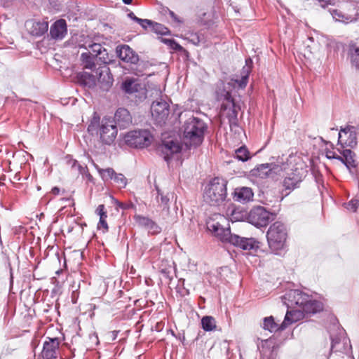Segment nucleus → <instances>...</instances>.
I'll list each match as a JSON object with an SVG mask.
<instances>
[{
  "label": "nucleus",
  "mask_w": 359,
  "mask_h": 359,
  "mask_svg": "<svg viewBox=\"0 0 359 359\" xmlns=\"http://www.w3.org/2000/svg\"><path fill=\"white\" fill-rule=\"evenodd\" d=\"M206 129L207 126L202 119L194 116L189 118L183 126V137L186 146L191 148L201 145Z\"/></svg>",
  "instance_id": "obj_1"
},
{
  "label": "nucleus",
  "mask_w": 359,
  "mask_h": 359,
  "mask_svg": "<svg viewBox=\"0 0 359 359\" xmlns=\"http://www.w3.org/2000/svg\"><path fill=\"white\" fill-rule=\"evenodd\" d=\"M303 167L302 163H293L292 158L287 160V165H283V170L285 172V176L282 184L284 190L287 191L285 196L299 187L300 183L303 181L306 172Z\"/></svg>",
  "instance_id": "obj_2"
},
{
  "label": "nucleus",
  "mask_w": 359,
  "mask_h": 359,
  "mask_svg": "<svg viewBox=\"0 0 359 359\" xmlns=\"http://www.w3.org/2000/svg\"><path fill=\"white\" fill-rule=\"evenodd\" d=\"M226 197V182L215 177L207 184L203 194L204 201L210 205H219Z\"/></svg>",
  "instance_id": "obj_3"
},
{
  "label": "nucleus",
  "mask_w": 359,
  "mask_h": 359,
  "mask_svg": "<svg viewBox=\"0 0 359 359\" xmlns=\"http://www.w3.org/2000/svg\"><path fill=\"white\" fill-rule=\"evenodd\" d=\"M266 238L269 248L276 253L283 250L287 238V229L284 223L275 222L266 232Z\"/></svg>",
  "instance_id": "obj_4"
},
{
  "label": "nucleus",
  "mask_w": 359,
  "mask_h": 359,
  "mask_svg": "<svg viewBox=\"0 0 359 359\" xmlns=\"http://www.w3.org/2000/svg\"><path fill=\"white\" fill-rule=\"evenodd\" d=\"M227 222L224 215L215 214L207 220V229L222 243H229L233 234L231 233L229 226H224L223 224Z\"/></svg>",
  "instance_id": "obj_5"
},
{
  "label": "nucleus",
  "mask_w": 359,
  "mask_h": 359,
  "mask_svg": "<svg viewBox=\"0 0 359 359\" xmlns=\"http://www.w3.org/2000/svg\"><path fill=\"white\" fill-rule=\"evenodd\" d=\"M124 142L130 147L143 149L148 147L153 141V135L149 130H132L123 137Z\"/></svg>",
  "instance_id": "obj_6"
},
{
  "label": "nucleus",
  "mask_w": 359,
  "mask_h": 359,
  "mask_svg": "<svg viewBox=\"0 0 359 359\" xmlns=\"http://www.w3.org/2000/svg\"><path fill=\"white\" fill-rule=\"evenodd\" d=\"M248 222L257 227H263L273 219V215L262 206L252 208L248 214Z\"/></svg>",
  "instance_id": "obj_7"
},
{
  "label": "nucleus",
  "mask_w": 359,
  "mask_h": 359,
  "mask_svg": "<svg viewBox=\"0 0 359 359\" xmlns=\"http://www.w3.org/2000/svg\"><path fill=\"white\" fill-rule=\"evenodd\" d=\"M158 149L163 159L170 164L172 160H179L182 146L177 141L170 140L163 141Z\"/></svg>",
  "instance_id": "obj_8"
},
{
  "label": "nucleus",
  "mask_w": 359,
  "mask_h": 359,
  "mask_svg": "<svg viewBox=\"0 0 359 359\" xmlns=\"http://www.w3.org/2000/svg\"><path fill=\"white\" fill-rule=\"evenodd\" d=\"M151 116L157 124L165 123L170 114V105L162 97L154 101L151 105Z\"/></svg>",
  "instance_id": "obj_9"
},
{
  "label": "nucleus",
  "mask_w": 359,
  "mask_h": 359,
  "mask_svg": "<svg viewBox=\"0 0 359 359\" xmlns=\"http://www.w3.org/2000/svg\"><path fill=\"white\" fill-rule=\"evenodd\" d=\"M99 134L101 141L105 144L110 145L117 135V127L110 119L103 118L101 121Z\"/></svg>",
  "instance_id": "obj_10"
},
{
  "label": "nucleus",
  "mask_w": 359,
  "mask_h": 359,
  "mask_svg": "<svg viewBox=\"0 0 359 359\" xmlns=\"http://www.w3.org/2000/svg\"><path fill=\"white\" fill-rule=\"evenodd\" d=\"M283 299L288 308L298 306L302 309L306 299H308V294L299 290H292L288 291Z\"/></svg>",
  "instance_id": "obj_11"
},
{
  "label": "nucleus",
  "mask_w": 359,
  "mask_h": 359,
  "mask_svg": "<svg viewBox=\"0 0 359 359\" xmlns=\"http://www.w3.org/2000/svg\"><path fill=\"white\" fill-rule=\"evenodd\" d=\"M338 143L342 147H354L357 144V134L353 126H347L339 133Z\"/></svg>",
  "instance_id": "obj_12"
},
{
  "label": "nucleus",
  "mask_w": 359,
  "mask_h": 359,
  "mask_svg": "<svg viewBox=\"0 0 359 359\" xmlns=\"http://www.w3.org/2000/svg\"><path fill=\"white\" fill-rule=\"evenodd\" d=\"M117 56L126 63L135 65L139 61L138 55L128 45H120L116 48Z\"/></svg>",
  "instance_id": "obj_13"
},
{
  "label": "nucleus",
  "mask_w": 359,
  "mask_h": 359,
  "mask_svg": "<svg viewBox=\"0 0 359 359\" xmlns=\"http://www.w3.org/2000/svg\"><path fill=\"white\" fill-rule=\"evenodd\" d=\"M96 74L99 76L98 81L100 88L104 91H108L114 82L109 68L106 65L100 67L97 69Z\"/></svg>",
  "instance_id": "obj_14"
},
{
  "label": "nucleus",
  "mask_w": 359,
  "mask_h": 359,
  "mask_svg": "<svg viewBox=\"0 0 359 359\" xmlns=\"http://www.w3.org/2000/svg\"><path fill=\"white\" fill-rule=\"evenodd\" d=\"M60 340L58 338H48V341L43 343L41 355L43 359L57 358V351L59 348Z\"/></svg>",
  "instance_id": "obj_15"
},
{
  "label": "nucleus",
  "mask_w": 359,
  "mask_h": 359,
  "mask_svg": "<svg viewBox=\"0 0 359 359\" xmlns=\"http://www.w3.org/2000/svg\"><path fill=\"white\" fill-rule=\"evenodd\" d=\"M229 243L244 250H250L259 248V243L253 238L241 237L236 234L233 235Z\"/></svg>",
  "instance_id": "obj_16"
},
{
  "label": "nucleus",
  "mask_w": 359,
  "mask_h": 359,
  "mask_svg": "<svg viewBox=\"0 0 359 359\" xmlns=\"http://www.w3.org/2000/svg\"><path fill=\"white\" fill-rule=\"evenodd\" d=\"M114 121L116 127L124 129L131 125L132 116L128 109L118 108L114 114Z\"/></svg>",
  "instance_id": "obj_17"
},
{
  "label": "nucleus",
  "mask_w": 359,
  "mask_h": 359,
  "mask_svg": "<svg viewBox=\"0 0 359 359\" xmlns=\"http://www.w3.org/2000/svg\"><path fill=\"white\" fill-rule=\"evenodd\" d=\"M134 220L138 226L146 229L149 233L157 234L161 231V228L154 221L147 217L135 215Z\"/></svg>",
  "instance_id": "obj_18"
},
{
  "label": "nucleus",
  "mask_w": 359,
  "mask_h": 359,
  "mask_svg": "<svg viewBox=\"0 0 359 359\" xmlns=\"http://www.w3.org/2000/svg\"><path fill=\"white\" fill-rule=\"evenodd\" d=\"M25 26L29 33L34 36H41L48 29V23L46 21L29 20L26 22Z\"/></svg>",
  "instance_id": "obj_19"
},
{
  "label": "nucleus",
  "mask_w": 359,
  "mask_h": 359,
  "mask_svg": "<svg viewBox=\"0 0 359 359\" xmlns=\"http://www.w3.org/2000/svg\"><path fill=\"white\" fill-rule=\"evenodd\" d=\"M67 33V26L65 20L60 19L55 22L50 27V35L55 40L62 39Z\"/></svg>",
  "instance_id": "obj_20"
},
{
  "label": "nucleus",
  "mask_w": 359,
  "mask_h": 359,
  "mask_svg": "<svg viewBox=\"0 0 359 359\" xmlns=\"http://www.w3.org/2000/svg\"><path fill=\"white\" fill-rule=\"evenodd\" d=\"M122 90L129 95L136 93H144L145 88L135 79H126L121 84Z\"/></svg>",
  "instance_id": "obj_21"
},
{
  "label": "nucleus",
  "mask_w": 359,
  "mask_h": 359,
  "mask_svg": "<svg viewBox=\"0 0 359 359\" xmlns=\"http://www.w3.org/2000/svg\"><path fill=\"white\" fill-rule=\"evenodd\" d=\"M275 165L273 163L260 164L250 172V176L265 179L269 177L273 174V170Z\"/></svg>",
  "instance_id": "obj_22"
},
{
  "label": "nucleus",
  "mask_w": 359,
  "mask_h": 359,
  "mask_svg": "<svg viewBox=\"0 0 359 359\" xmlns=\"http://www.w3.org/2000/svg\"><path fill=\"white\" fill-rule=\"evenodd\" d=\"M253 191L247 187H238L234 191V198L236 201L245 203L252 200Z\"/></svg>",
  "instance_id": "obj_23"
},
{
  "label": "nucleus",
  "mask_w": 359,
  "mask_h": 359,
  "mask_svg": "<svg viewBox=\"0 0 359 359\" xmlns=\"http://www.w3.org/2000/svg\"><path fill=\"white\" fill-rule=\"evenodd\" d=\"M323 309V304L317 300L313 299L308 295V299H306L302 309L306 314H314L320 312Z\"/></svg>",
  "instance_id": "obj_24"
},
{
  "label": "nucleus",
  "mask_w": 359,
  "mask_h": 359,
  "mask_svg": "<svg viewBox=\"0 0 359 359\" xmlns=\"http://www.w3.org/2000/svg\"><path fill=\"white\" fill-rule=\"evenodd\" d=\"M88 48L91 54L97 57L101 62L104 64L107 63L109 60L108 53L101 44L96 43H90L88 45Z\"/></svg>",
  "instance_id": "obj_25"
},
{
  "label": "nucleus",
  "mask_w": 359,
  "mask_h": 359,
  "mask_svg": "<svg viewBox=\"0 0 359 359\" xmlns=\"http://www.w3.org/2000/svg\"><path fill=\"white\" fill-rule=\"evenodd\" d=\"M302 310H291L287 311L284 320L282 323V329H285L288 325L296 323L303 317Z\"/></svg>",
  "instance_id": "obj_26"
},
{
  "label": "nucleus",
  "mask_w": 359,
  "mask_h": 359,
  "mask_svg": "<svg viewBox=\"0 0 359 359\" xmlns=\"http://www.w3.org/2000/svg\"><path fill=\"white\" fill-rule=\"evenodd\" d=\"M348 55L353 65L359 67V41H351L349 44Z\"/></svg>",
  "instance_id": "obj_27"
},
{
  "label": "nucleus",
  "mask_w": 359,
  "mask_h": 359,
  "mask_svg": "<svg viewBox=\"0 0 359 359\" xmlns=\"http://www.w3.org/2000/svg\"><path fill=\"white\" fill-rule=\"evenodd\" d=\"M329 12L336 22L347 24L356 20L353 16L344 14L343 12L337 9H330Z\"/></svg>",
  "instance_id": "obj_28"
},
{
  "label": "nucleus",
  "mask_w": 359,
  "mask_h": 359,
  "mask_svg": "<svg viewBox=\"0 0 359 359\" xmlns=\"http://www.w3.org/2000/svg\"><path fill=\"white\" fill-rule=\"evenodd\" d=\"M218 99L222 101V103L221 104L222 110L225 111L227 109H233V100L231 97V93L229 91L224 90L222 93L218 96ZM233 112H234V110H233Z\"/></svg>",
  "instance_id": "obj_29"
},
{
  "label": "nucleus",
  "mask_w": 359,
  "mask_h": 359,
  "mask_svg": "<svg viewBox=\"0 0 359 359\" xmlns=\"http://www.w3.org/2000/svg\"><path fill=\"white\" fill-rule=\"evenodd\" d=\"M341 155L337 157V160L343 163L348 168L355 167V161L353 159V153L351 149H344L340 152Z\"/></svg>",
  "instance_id": "obj_30"
},
{
  "label": "nucleus",
  "mask_w": 359,
  "mask_h": 359,
  "mask_svg": "<svg viewBox=\"0 0 359 359\" xmlns=\"http://www.w3.org/2000/svg\"><path fill=\"white\" fill-rule=\"evenodd\" d=\"M81 60L85 69L93 70L95 68V62L100 61L90 52L83 53L81 55Z\"/></svg>",
  "instance_id": "obj_31"
},
{
  "label": "nucleus",
  "mask_w": 359,
  "mask_h": 359,
  "mask_svg": "<svg viewBox=\"0 0 359 359\" xmlns=\"http://www.w3.org/2000/svg\"><path fill=\"white\" fill-rule=\"evenodd\" d=\"M282 324L278 325L274 321L273 316L266 317L263 320V328L265 330H269L270 332H275L278 330H283L282 329Z\"/></svg>",
  "instance_id": "obj_32"
},
{
  "label": "nucleus",
  "mask_w": 359,
  "mask_h": 359,
  "mask_svg": "<svg viewBox=\"0 0 359 359\" xmlns=\"http://www.w3.org/2000/svg\"><path fill=\"white\" fill-rule=\"evenodd\" d=\"M80 82L83 86L88 88H94L96 86V77L95 76L88 73L83 72L80 74Z\"/></svg>",
  "instance_id": "obj_33"
},
{
  "label": "nucleus",
  "mask_w": 359,
  "mask_h": 359,
  "mask_svg": "<svg viewBox=\"0 0 359 359\" xmlns=\"http://www.w3.org/2000/svg\"><path fill=\"white\" fill-rule=\"evenodd\" d=\"M100 116L95 112L93 114V116L90 121V123H89L88 126V132L90 133L91 135L94 134H98L100 127Z\"/></svg>",
  "instance_id": "obj_34"
},
{
  "label": "nucleus",
  "mask_w": 359,
  "mask_h": 359,
  "mask_svg": "<svg viewBox=\"0 0 359 359\" xmlns=\"http://www.w3.org/2000/svg\"><path fill=\"white\" fill-rule=\"evenodd\" d=\"M201 325L205 332L213 331L216 329V321L213 317L206 316L202 318Z\"/></svg>",
  "instance_id": "obj_35"
},
{
  "label": "nucleus",
  "mask_w": 359,
  "mask_h": 359,
  "mask_svg": "<svg viewBox=\"0 0 359 359\" xmlns=\"http://www.w3.org/2000/svg\"><path fill=\"white\" fill-rule=\"evenodd\" d=\"M95 168L104 181L113 180L114 176L116 173L115 170L113 168H108L106 169H102L99 168L97 165H96Z\"/></svg>",
  "instance_id": "obj_36"
},
{
  "label": "nucleus",
  "mask_w": 359,
  "mask_h": 359,
  "mask_svg": "<svg viewBox=\"0 0 359 359\" xmlns=\"http://www.w3.org/2000/svg\"><path fill=\"white\" fill-rule=\"evenodd\" d=\"M235 154L236 158L243 162L247 161L250 158V152L245 146L236 149Z\"/></svg>",
  "instance_id": "obj_37"
},
{
  "label": "nucleus",
  "mask_w": 359,
  "mask_h": 359,
  "mask_svg": "<svg viewBox=\"0 0 359 359\" xmlns=\"http://www.w3.org/2000/svg\"><path fill=\"white\" fill-rule=\"evenodd\" d=\"M187 39L191 43L196 46H198L201 43L205 42L203 35L200 33H190Z\"/></svg>",
  "instance_id": "obj_38"
},
{
  "label": "nucleus",
  "mask_w": 359,
  "mask_h": 359,
  "mask_svg": "<svg viewBox=\"0 0 359 359\" xmlns=\"http://www.w3.org/2000/svg\"><path fill=\"white\" fill-rule=\"evenodd\" d=\"M249 67H244L243 68V75H242L241 79L235 80V81L238 84L239 87L241 88H245L248 83V76H249Z\"/></svg>",
  "instance_id": "obj_39"
},
{
  "label": "nucleus",
  "mask_w": 359,
  "mask_h": 359,
  "mask_svg": "<svg viewBox=\"0 0 359 359\" xmlns=\"http://www.w3.org/2000/svg\"><path fill=\"white\" fill-rule=\"evenodd\" d=\"M113 180L119 188H125L128 184L127 178L122 173H115Z\"/></svg>",
  "instance_id": "obj_40"
},
{
  "label": "nucleus",
  "mask_w": 359,
  "mask_h": 359,
  "mask_svg": "<svg viewBox=\"0 0 359 359\" xmlns=\"http://www.w3.org/2000/svg\"><path fill=\"white\" fill-rule=\"evenodd\" d=\"M151 30L154 32L161 35H166L169 32L168 29L164 25L158 22H154L153 21L151 25Z\"/></svg>",
  "instance_id": "obj_41"
},
{
  "label": "nucleus",
  "mask_w": 359,
  "mask_h": 359,
  "mask_svg": "<svg viewBox=\"0 0 359 359\" xmlns=\"http://www.w3.org/2000/svg\"><path fill=\"white\" fill-rule=\"evenodd\" d=\"M157 191V196L156 197V199L157 202L161 205L163 206H166L168 205L170 198L168 197V196H165L163 194V193L161 191V190L158 188H156Z\"/></svg>",
  "instance_id": "obj_42"
},
{
  "label": "nucleus",
  "mask_w": 359,
  "mask_h": 359,
  "mask_svg": "<svg viewBox=\"0 0 359 359\" xmlns=\"http://www.w3.org/2000/svg\"><path fill=\"white\" fill-rule=\"evenodd\" d=\"M331 351L333 352L341 351L342 347H341V339L339 337L333 338L331 337Z\"/></svg>",
  "instance_id": "obj_43"
},
{
  "label": "nucleus",
  "mask_w": 359,
  "mask_h": 359,
  "mask_svg": "<svg viewBox=\"0 0 359 359\" xmlns=\"http://www.w3.org/2000/svg\"><path fill=\"white\" fill-rule=\"evenodd\" d=\"M345 208L352 212H355L359 208V200L352 199L348 203H345Z\"/></svg>",
  "instance_id": "obj_44"
},
{
  "label": "nucleus",
  "mask_w": 359,
  "mask_h": 359,
  "mask_svg": "<svg viewBox=\"0 0 359 359\" xmlns=\"http://www.w3.org/2000/svg\"><path fill=\"white\" fill-rule=\"evenodd\" d=\"M69 164L71 165L72 168H77V169L79 170V172L83 174L85 171V170L86 169V167H83L81 165H80L79 163H78V161L76 160H74V159H71L69 161Z\"/></svg>",
  "instance_id": "obj_45"
},
{
  "label": "nucleus",
  "mask_w": 359,
  "mask_h": 359,
  "mask_svg": "<svg viewBox=\"0 0 359 359\" xmlns=\"http://www.w3.org/2000/svg\"><path fill=\"white\" fill-rule=\"evenodd\" d=\"M105 207L103 204L99 205L96 209V213L100 217H107V212L104 211Z\"/></svg>",
  "instance_id": "obj_46"
},
{
  "label": "nucleus",
  "mask_w": 359,
  "mask_h": 359,
  "mask_svg": "<svg viewBox=\"0 0 359 359\" xmlns=\"http://www.w3.org/2000/svg\"><path fill=\"white\" fill-rule=\"evenodd\" d=\"M142 21H138L137 23L143 28L147 29L148 27H151L152 21L148 19H142Z\"/></svg>",
  "instance_id": "obj_47"
},
{
  "label": "nucleus",
  "mask_w": 359,
  "mask_h": 359,
  "mask_svg": "<svg viewBox=\"0 0 359 359\" xmlns=\"http://www.w3.org/2000/svg\"><path fill=\"white\" fill-rule=\"evenodd\" d=\"M323 8L327 7L328 5L334 4L333 0H317Z\"/></svg>",
  "instance_id": "obj_48"
},
{
  "label": "nucleus",
  "mask_w": 359,
  "mask_h": 359,
  "mask_svg": "<svg viewBox=\"0 0 359 359\" xmlns=\"http://www.w3.org/2000/svg\"><path fill=\"white\" fill-rule=\"evenodd\" d=\"M107 217H100L99 224H100L105 230H108V225L106 221Z\"/></svg>",
  "instance_id": "obj_49"
},
{
  "label": "nucleus",
  "mask_w": 359,
  "mask_h": 359,
  "mask_svg": "<svg viewBox=\"0 0 359 359\" xmlns=\"http://www.w3.org/2000/svg\"><path fill=\"white\" fill-rule=\"evenodd\" d=\"M165 11L168 12L170 15V16L175 21V22H181V21L179 20V18H177V16L175 15V13L170 11L169 8H165Z\"/></svg>",
  "instance_id": "obj_50"
},
{
  "label": "nucleus",
  "mask_w": 359,
  "mask_h": 359,
  "mask_svg": "<svg viewBox=\"0 0 359 359\" xmlns=\"http://www.w3.org/2000/svg\"><path fill=\"white\" fill-rule=\"evenodd\" d=\"M339 156H340V155H337L333 151H327L326 153V157L329 159H337V157Z\"/></svg>",
  "instance_id": "obj_51"
},
{
  "label": "nucleus",
  "mask_w": 359,
  "mask_h": 359,
  "mask_svg": "<svg viewBox=\"0 0 359 359\" xmlns=\"http://www.w3.org/2000/svg\"><path fill=\"white\" fill-rule=\"evenodd\" d=\"M128 17L136 22H137L138 21L142 22V19L135 16V15L133 12H130L129 13H128Z\"/></svg>",
  "instance_id": "obj_52"
},
{
  "label": "nucleus",
  "mask_w": 359,
  "mask_h": 359,
  "mask_svg": "<svg viewBox=\"0 0 359 359\" xmlns=\"http://www.w3.org/2000/svg\"><path fill=\"white\" fill-rule=\"evenodd\" d=\"M59 192H60V189H59V188H57V187H53V188L52 189V193H53V194H54L57 195V194H59Z\"/></svg>",
  "instance_id": "obj_53"
},
{
  "label": "nucleus",
  "mask_w": 359,
  "mask_h": 359,
  "mask_svg": "<svg viewBox=\"0 0 359 359\" xmlns=\"http://www.w3.org/2000/svg\"><path fill=\"white\" fill-rule=\"evenodd\" d=\"M125 4L129 5L132 3L133 0H122Z\"/></svg>",
  "instance_id": "obj_54"
},
{
  "label": "nucleus",
  "mask_w": 359,
  "mask_h": 359,
  "mask_svg": "<svg viewBox=\"0 0 359 359\" xmlns=\"http://www.w3.org/2000/svg\"><path fill=\"white\" fill-rule=\"evenodd\" d=\"M245 62L246 65H248V63H252V60L250 58L246 59Z\"/></svg>",
  "instance_id": "obj_55"
},
{
  "label": "nucleus",
  "mask_w": 359,
  "mask_h": 359,
  "mask_svg": "<svg viewBox=\"0 0 359 359\" xmlns=\"http://www.w3.org/2000/svg\"><path fill=\"white\" fill-rule=\"evenodd\" d=\"M112 334H113V339H116V336H117V332H115V331H114V332H112Z\"/></svg>",
  "instance_id": "obj_56"
},
{
  "label": "nucleus",
  "mask_w": 359,
  "mask_h": 359,
  "mask_svg": "<svg viewBox=\"0 0 359 359\" xmlns=\"http://www.w3.org/2000/svg\"><path fill=\"white\" fill-rule=\"evenodd\" d=\"M117 203H118V205L120 207L123 208V206H122V204H121V203H118V202H117Z\"/></svg>",
  "instance_id": "obj_57"
},
{
  "label": "nucleus",
  "mask_w": 359,
  "mask_h": 359,
  "mask_svg": "<svg viewBox=\"0 0 359 359\" xmlns=\"http://www.w3.org/2000/svg\"><path fill=\"white\" fill-rule=\"evenodd\" d=\"M162 273L166 274V272L165 270H162Z\"/></svg>",
  "instance_id": "obj_58"
}]
</instances>
